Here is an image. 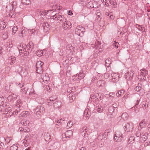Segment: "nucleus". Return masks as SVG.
<instances>
[{
	"mask_svg": "<svg viewBox=\"0 0 150 150\" xmlns=\"http://www.w3.org/2000/svg\"><path fill=\"white\" fill-rule=\"evenodd\" d=\"M50 19L58 21V22L61 23H62L64 21L65 22V21H66L67 19L64 16L60 13L56 14L54 16H51Z\"/></svg>",
	"mask_w": 150,
	"mask_h": 150,
	"instance_id": "nucleus-1",
	"label": "nucleus"
},
{
	"mask_svg": "<svg viewBox=\"0 0 150 150\" xmlns=\"http://www.w3.org/2000/svg\"><path fill=\"white\" fill-rule=\"evenodd\" d=\"M73 132L71 130H69L62 135V139L63 141H67L69 138L71 137L73 135Z\"/></svg>",
	"mask_w": 150,
	"mask_h": 150,
	"instance_id": "nucleus-2",
	"label": "nucleus"
},
{
	"mask_svg": "<svg viewBox=\"0 0 150 150\" xmlns=\"http://www.w3.org/2000/svg\"><path fill=\"white\" fill-rule=\"evenodd\" d=\"M123 126L124 130L125 131L129 132H132L133 131L134 125L132 123H125L123 124Z\"/></svg>",
	"mask_w": 150,
	"mask_h": 150,
	"instance_id": "nucleus-3",
	"label": "nucleus"
},
{
	"mask_svg": "<svg viewBox=\"0 0 150 150\" xmlns=\"http://www.w3.org/2000/svg\"><path fill=\"white\" fill-rule=\"evenodd\" d=\"M43 63L40 61H38L36 64V72L37 73L41 74L43 72L42 66Z\"/></svg>",
	"mask_w": 150,
	"mask_h": 150,
	"instance_id": "nucleus-4",
	"label": "nucleus"
},
{
	"mask_svg": "<svg viewBox=\"0 0 150 150\" xmlns=\"http://www.w3.org/2000/svg\"><path fill=\"white\" fill-rule=\"evenodd\" d=\"M17 48L19 50V54L21 55L23 54L24 56H27L28 55V53L26 52L25 47H24L22 45H19L17 46Z\"/></svg>",
	"mask_w": 150,
	"mask_h": 150,
	"instance_id": "nucleus-5",
	"label": "nucleus"
},
{
	"mask_svg": "<svg viewBox=\"0 0 150 150\" xmlns=\"http://www.w3.org/2000/svg\"><path fill=\"white\" fill-rule=\"evenodd\" d=\"M50 78L47 74L43 73L42 75L40 80L41 83L43 84L44 83H47L50 80Z\"/></svg>",
	"mask_w": 150,
	"mask_h": 150,
	"instance_id": "nucleus-6",
	"label": "nucleus"
},
{
	"mask_svg": "<svg viewBox=\"0 0 150 150\" xmlns=\"http://www.w3.org/2000/svg\"><path fill=\"white\" fill-rule=\"evenodd\" d=\"M84 28L81 26H77L75 30V33L77 35L82 36L83 35Z\"/></svg>",
	"mask_w": 150,
	"mask_h": 150,
	"instance_id": "nucleus-7",
	"label": "nucleus"
},
{
	"mask_svg": "<svg viewBox=\"0 0 150 150\" xmlns=\"http://www.w3.org/2000/svg\"><path fill=\"white\" fill-rule=\"evenodd\" d=\"M123 137L122 134L121 132L117 131L114 135V140L116 142L121 141V139Z\"/></svg>",
	"mask_w": 150,
	"mask_h": 150,
	"instance_id": "nucleus-8",
	"label": "nucleus"
},
{
	"mask_svg": "<svg viewBox=\"0 0 150 150\" xmlns=\"http://www.w3.org/2000/svg\"><path fill=\"white\" fill-rule=\"evenodd\" d=\"M34 44L32 42H30L28 43L26 46H25L26 49V52L29 53H30L34 48Z\"/></svg>",
	"mask_w": 150,
	"mask_h": 150,
	"instance_id": "nucleus-9",
	"label": "nucleus"
},
{
	"mask_svg": "<svg viewBox=\"0 0 150 150\" xmlns=\"http://www.w3.org/2000/svg\"><path fill=\"white\" fill-rule=\"evenodd\" d=\"M62 27L65 30H67L71 28V24L69 21H67V19L65 22H63L62 23Z\"/></svg>",
	"mask_w": 150,
	"mask_h": 150,
	"instance_id": "nucleus-10",
	"label": "nucleus"
},
{
	"mask_svg": "<svg viewBox=\"0 0 150 150\" xmlns=\"http://www.w3.org/2000/svg\"><path fill=\"white\" fill-rule=\"evenodd\" d=\"M21 103V100H19L18 101L17 103H16L15 106V107L17 108L16 109L15 111L13 112L12 115H14V116L16 115L18 113V112H19L20 111V109L19 108L21 105L20 104Z\"/></svg>",
	"mask_w": 150,
	"mask_h": 150,
	"instance_id": "nucleus-11",
	"label": "nucleus"
},
{
	"mask_svg": "<svg viewBox=\"0 0 150 150\" xmlns=\"http://www.w3.org/2000/svg\"><path fill=\"white\" fill-rule=\"evenodd\" d=\"M134 71H131L126 73L125 75V78L127 80H131L132 79L134 74Z\"/></svg>",
	"mask_w": 150,
	"mask_h": 150,
	"instance_id": "nucleus-12",
	"label": "nucleus"
},
{
	"mask_svg": "<svg viewBox=\"0 0 150 150\" xmlns=\"http://www.w3.org/2000/svg\"><path fill=\"white\" fill-rule=\"evenodd\" d=\"M6 100L5 98L2 97H0V107H4L7 106V104L6 103Z\"/></svg>",
	"mask_w": 150,
	"mask_h": 150,
	"instance_id": "nucleus-13",
	"label": "nucleus"
},
{
	"mask_svg": "<svg viewBox=\"0 0 150 150\" xmlns=\"http://www.w3.org/2000/svg\"><path fill=\"white\" fill-rule=\"evenodd\" d=\"M112 80L115 82L117 81L119 79V75L116 73H112L111 74Z\"/></svg>",
	"mask_w": 150,
	"mask_h": 150,
	"instance_id": "nucleus-14",
	"label": "nucleus"
},
{
	"mask_svg": "<svg viewBox=\"0 0 150 150\" xmlns=\"http://www.w3.org/2000/svg\"><path fill=\"white\" fill-rule=\"evenodd\" d=\"M82 131L81 134L82 136L86 137H88V134L87 133V128L86 127H83Z\"/></svg>",
	"mask_w": 150,
	"mask_h": 150,
	"instance_id": "nucleus-15",
	"label": "nucleus"
},
{
	"mask_svg": "<svg viewBox=\"0 0 150 150\" xmlns=\"http://www.w3.org/2000/svg\"><path fill=\"white\" fill-rule=\"evenodd\" d=\"M146 125L145 121L144 120H143L139 123L138 129L139 130H141L142 128L145 127Z\"/></svg>",
	"mask_w": 150,
	"mask_h": 150,
	"instance_id": "nucleus-16",
	"label": "nucleus"
},
{
	"mask_svg": "<svg viewBox=\"0 0 150 150\" xmlns=\"http://www.w3.org/2000/svg\"><path fill=\"white\" fill-rule=\"evenodd\" d=\"M91 114L90 111L88 109H86L84 112V117L86 119H88Z\"/></svg>",
	"mask_w": 150,
	"mask_h": 150,
	"instance_id": "nucleus-17",
	"label": "nucleus"
},
{
	"mask_svg": "<svg viewBox=\"0 0 150 150\" xmlns=\"http://www.w3.org/2000/svg\"><path fill=\"white\" fill-rule=\"evenodd\" d=\"M109 1L110 6L112 7L116 8L117 7V4L115 0H108Z\"/></svg>",
	"mask_w": 150,
	"mask_h": 150,
	"instance_id": "nucleus-18",
	"label": "nucleus"
},
{
	"mask_svg": "<svg viewBox=\"0 0 150 150\" xmlns=\"http://www.w3.org/2000/svg\"><path fill=\"white\" fill-rule=\"evenodd\" d=\"M18 131L22 132L28 133L30 132V130L28 128H23L20 127L19 128Z\"/></svg>",
	"mask_w": 150,
	"mask_h": 150,
	"instance_id": "nucleus-19",
	"label": "nucleus"
},
{
	"mask_svg": "<svg viewBox=\"0 0 150 150\" xmlns=\"http://www.w3.org/2000/svg\"><path fill=\"white\" fill-rule=\"evenodd\" d=\"M68 97L69 98L70 102H72L73 100L75 99L76 98L75 95L73 93L69 94L68 95Z\"/></svg>",
	"mask_w": 150,
	"mask_h": 150,
	"instance_id": "nucleus-20",
	"label": "nucleus"
},
{
	"mask_svg": "<svg viewBox=\"0 0 150 150\" xmlns=\"http://www.w3.org/2000/svg\"><path fill=\"white\" fill-rule=\"evenodd\" d=\"M44 139L46 141H48L50 139V134L48 133H45L44 135Z\"/></svg>",
	"mask_w": 150,
	"mask_h": 150,
	"instance_id": "nucleus-21",
	"label": "nucleus"
},
{
	"mask_svg": "<svg viewBox=\"0 0 150 150\" xmlns=\"http://www.w3.org/2000/svg\"><path fill=\"white\" fill-rule=\"evenodd\" d=\"M148 134L147 133H145L140 138V141L142 142H145L147 138Z\"/></svg>",
	"mask_w": 150,
	"mask_h": 150,
	"instance_id": "nucleus-22",
	"label": "nucleus"
},
{
	"mask_svg": "<svg viewBox=\"0 0 150 150\" xmlns=\"http://www.w3.org/2000/svg\"><path fill=\"white\" fill-rule=\"evenodd\" d=\"M18 29V28L16 26H13L12 28V34L13 35H14L15 37V35H16L17 33L16 32Z\"/></svg>",
	"mask_w": 150,
	"mask_h": 150,
	"instance_id": "nucleus-23",
	"label": "nucleus"
},
{
	"mask_svg": "<svg viewBox=\"0 0 150 150\" xmlns=\"http://www.w3.org/2000/svg\"><path fill=\"white\" fill-rule=\"evenodd\" d=\"M140 71H141L140 73L141 74V75L145 76V77L146 78V76H147L148 74V71L144 69H141Z\"/></svg>",
	"mask_w": 150,
	"mask_h": 150,
	"instance_id": "nucleus-24",
	"label": "nucleus"
},
{
	"mask_svg": "<svg viewBox=\"0 0 150 150\" xmlns=\"http://www.w3.org/2000/svg\"><path fill=\"white\" fill-rule=\"evenodd\" d=\"M52 11V10H50V11L49 10V11H47H47L46 10H40L38 11L40 13V15L45 16V15H46L48 13V12H51Z\"/></svg>",
	"mask_w": 150,
	"mask_h": 150,
	"instance_id": "nucleus-25",
	"label": "nucleus"
},
{
	"mask_svg": "<svg viewBox=\"0 0 150 150\" xmlns=\"http://www.w3.org/2000/svg\"><path fill=\"white\" fill-rule=\"evenodd\" d=\"M21 123L23 126H26L29 124L30 121L29 120L23 119L21 121Z\"/></svg>",
	"mask_w": 150,
	"mask_h": 150,
	"instance_id": "nucleus-26",
	"label": "nucleus"
},
{
	"mask_svg": "<svg viewBox=\"0 0 150 150\" xmlns=\"http://www.w3.org/2000/svg\"><path fill=\"white\" fill-rule=\"evenodd\" d=\"M17 97V96L14 94L9 95L8 97V100L11 101L12 100L16 99Z\"/></svg>",
	"mask_w": 150,
	"mask_h": 150,
	"instance_id": "nucleus-27",
	"label": "nucleus"
},
{
	"mask_svg": "<svg viewBox=\"0 0 150 150\" xmlns=\"http://www.w3.org/2000/svg\"><path fill=\"white\" fill-rule=\"evenodd\" d=\"M141 105L144 109H146L148 107V103L146 101H144L141 103Z\"/></svg>",
	"mask_w": 150,
	"mask_h": 150,
	"instance_id": "nucleus-28",
	"label": "nucleus"
},
{
	"mask_svg": "<svg viewBox=\"0 0 150 150\" xmlns=\"http://www.w3.org/2000/svg\"><path fill=\"white\" fill-rule=\"evenodd\" d=\"M6 27V23L3 20L0 21V28L1 29H3Z\"/></svg>",
	"mask_w": 150,
	"mask_h": 150,
	"instance_id": "nucleus-29",
	"label": "nucleus"
},
{
	"mask_svg": "<svg viewBox=\"0 0 150 150\" xmlns=\"http://www.w3.org/2000/svg\"><path fill=\"white\" fill-rule=\"evenodd\" d=\"M60 106V102L58 101L53 104V108H59Z\"/></svg>",
	"mask_w": 150,
	"mask_h": 150,
	"instance_id": "nucleus-30",
	"label": "nucleus"
},
{
	"mask_svg": "<svg viewBox=\"0 0 150 150\" xmlns=\"http://www.w3.org/2000/svg\"><path fill=\"white\" fill-rule=\"evenodd\" d=\"M106 135L105 133L103 134H100L97 137V139L98 140H101L103 139L104 138L106 137Z\"/></svg>",
	"mask_w": 150,
	"mask_h": 150,
	"instance_id": "nucleus-31",
	"label": "nucleus"
},
{
	"mask_svg": "<svg viewBox=\"0 0 150 150\" xmlns=\"http://www.w3.org/2000/svg\"><path fill=\"white\" fill-rule=\"evenodd\" d=\"M3 108H2L1 107V109L2 111H3V112H4L5 113V114H6L8 112L10 111L11 110V108L10 107H8L6 108H4V107H3Z\"/></svg>",
	"mask_w": 150,
	"mask_h": 150,
	"instance_id": "nucleus-32",
	"label": "nucleus"
},
{
	"mask_svg": "<svg viewBox=\"0 0 150 150\" xmlns=\"http://www.w3.org/2000/svg\"><path fill=\"white\" fill-rule=\"evenodd\" d=\"M43 108L42 106H40L36 108L34 112L36 114H39L41 112V111L40 110L41 109V108L43 109Z\"/></svg>",
	"mask_w": 150,
	"mask_h": 150,
	"instance_id": "nucleus-33",
	"label": "nucleus"
},
{
	"mask_svg": "<svg viewBox=\"0 0 150 150\" xmlns=\"http://www.w3.org/2000/svg\"><path fill=\"white\" fill-rule=\"evenodd\" d=\"M138 78L139 80L141 81L145 80L146 79L145 76L142 75L141 73L138 75Z\"/></svg>",
	"mask_w": 150,
	"mask_h": 150,
	"instance_id": "nucleus-34",
	"label": "nucleus"
},
{
	"mask_svg": "<svg viewBox=\"0 0 150 150\" xmlns=\"http://www.w3.org/2000/svg\"><path fill=\"white\" fill-rule=\"evenodd\" d=\"M27 113V111H23L19 115L18 117L19 118H20L21 117H26V115Z\"/></svg>",
	"mask_w": 150,
	"mask_h": 150,
	"instance_id": "nucleus-35",
	"label": "nucleus"
},
{
	"mask_svg": "<svg viewBox=\"0 0 150 150\" xmlns=\"http://www.w3.org/2000/svg\"><path fill=\"white\" fill-rule=\"evenodd\" d=\"M28 86H25L23 89L21 90V91L22 92V94H24L26 93L27 91L28 90Z\"/></svg>",
	"mask_w": 150,
	"mask_h": 150,
	"instance_id": "nucleus-36",
	"label": "nucleus"
},
{
	"mask_svg": "<svg viewBox=\"0 0 150 150\" xmlns=\"http://www.w3.org/2000/svg\"><path fill=\"white\" fill-rule=\"evenodd\" d=\"M124 92V91L123 90L119 91L116 93V95L117 97H120L123 94Z\"/></svg>",
	"mask_w": 150,
	"mask_h": 150,
	"instance_id": "nucleus-37",
	"label": "nucleus"
},
{
	"mask_svg": "<svg viewBox=\"0 0 150 150\" xmlns=\"http://www.w3.org/2000/svg\"><path fill=\"white\" fill-rule=\"evenodd\" d=\"M18 144H13L10 147V150H17Z\"/></svg>",
	"mask_w": 150,
	"mask_h": 150,
	"instance_id": "nucleus-38",
	"label": "nucleus"
},
{
	"mask_svg": "<svg viewBox=\"0 0 150 150\" xmlns=\"http://www.w3.org/2000/svg\"><path fill=\"white\" fill-rule=\"evenodd\" d=\"M96 109L98 112H102L103 110V108L100 105L98 106L96 108Z\"/></svg>",
	"mask_w": 150,
	"mask_h": 150,
	"instance_id": "nucleus-39",
	"label": "nucleus"
},
{
	"mask_svg": "<svg viewBox=\"0 0 150 150\" xmlns=\"http://www.w3.org/2000/svg\"><path fill=\"white\" fill-rule=\"evenodd\" d=\"M128 115L127 113H124L122 115V117L124 120L127 119L128 117Z\"/></svg>",
	"mask_w": 150,
	"mask_h": 150,
	"instance_id": "nucleus-40",
	"label": "nucleus"
},
{
	"mask_svg": "<svg viewBox=\"0 0 150 150\" xmlns=\"http://www.w3.org/2000/svg\"><path fill=\"white\" fill-rule=\"evenodd\" d=\"M23 34L22 32L17 33L16 35H15V37L16 38H18L19 37L20 38H22L23 36Z\"/></svg>",
	"mask_w": 150,
	"mask_h": 150,
	"instance_id": "nucleus-41",
	"label": "nucleus"
},
{
	"mask_svg": "<svg viewBox=\"0 0 150 150\" xmlns=\"http://www.w3.org/2000/svg\"><path fill=\"white\" fill-rule=\"evenodd\" d=\"M22 3L25 5H28L30 4V2L29 0H22Z\"/></svg>",
	"mask_w": 150,
	"mask_h": 150,
	"instance_id": "nucleus-42",
	"label": "nucleus"
},
{
	"mask_svg": "<svg viewBox=\"0 0 150 150\" xmlns=\"http://www.w3.org/2000/svg\"><path fill=\"white\" fill-rule=\"evenodd\" d=\"M53 101L50 100H47L46 101V103L49 106H51L53 105Z\"/></svg>",
	"mask_w": 150,
	"mask_h": 150,
	"instance_id": "nucleus-43",
	"label": "nucleus"
},
{
	"mask_svg": "<svg viewBox=\"0 0 150 150\" xmlns=\"http://www.w3.org/2000/svg\"><path fill=\"white\" fill-rule=\"evenodd\" d=\"M36 53L38 57H40L42 55L43 52L41 50H38Z\"/></svg>",
	"mask_w": 150,
	"mask_h": 150,
	"instance_id": "nucleus-44",
	"label": "nucleus"
},
{
	"mask_svg": "<svg viewBox=\"0 0 150 150\" xmlns=\"http://www.w3.org/2000/svg\"><path fill=\"white\" fill-rule=\"evenodd\" d=\"M111 63V62L110 59H108L105 61V64L106 66L109 67V65Z\"/></svg>",
	"mask_w": 150,
	"mask_h": 150,
	"instance_id": "nucleus-45",
	"label": "nucleus"
},
{
	"mask_svg": "<svg viewBox=\"0 0 150 150\" xmlns=\"http://www.w3.org/2000/svg\"><path fill=\"white\" fill-rule=\"evenodd\" d=\"M52 8L53 10H59L60 9V7L59 6H58L57 5H53L52 6Z\"/></svg>",
	"mask_w": 150,
	"mask_h": 150,
	"instance_id": "nucleus-46",
	"label": "nucleus"
},
{
	"mask_svg": "<svg viewBox=\"0 0 150 150\" xmlns=\"http://www.w3.org/2000/svg\"><path fill=\"white\" fill-rule=\"evenodd\" d=\"M93 8H97L98 6V3L97 1H94L93 3Z\"/></svg>",
	"mask_w": 150,
	"mask_h": 150,
	"instance_id": "nucleus-47",
	"label": "nucleus"
},
{
	"mask_svg": "<svg viewBox=\"0 0 150 150\" xmlns=\"http://www.w3.org/2000/svg\"><path fill=\"white\" fill-rule=\"evenodd\" d=\"M73 125V123L72 122L70 121L68 122L67 124V127L68 128H70Z\"/></svg>",
	"mask_w": 150,
	"mask_h": 150,
	"instance_id": "nucleus-48",
	"label": "nucleus"
},
{
	"mask_svg": "<svg viewBox=\"0 0 150 150\" xmlns=\"http://www.w3.org/2000/svg\"><path fill=\"white\" fill-rule=\"evenodd\" d=\"M22 143L25 146H27L28 144V142L27 140L25 139H24L23 140Z\"/></svg>",
	"mask_w": 150,
	"mask_h": 150,
	"instance_id": "nucleus-49",
	"label": "nucleus"
},
{
	"mask_svg": "<svg viewBox=\"0 0 150 150\" xmlns=\"http://www.w3.org/2000/svg\"><path fill=\"white\" fill-rule=\"evenodd\" d=\"M42 26L44 28V29H45L46 28H48L49 26V25L47 22H45L43 23Z\"/></svg>",
	"mask_w": 150,
	"mask_h": 150,
	"instance_id": "nucleus-50",
	"label": "nucleus"
},
{
	"mask_svg": "<svg viewBox=\"0 0 150 150\" xmlns=\"http://www.w3.org/2000/svg\"><path fill=\"white\" fill-rule=\"evenodd\" d=\"M134 138L133 137H130L129 139V143H132L134 141Z\"/></svg>",
	"mask_w": 150,
	"mask_h": 150,
	"instance_id": "nucleus-51",
	"label": "nucleus"
},
{
	"mask_svg": "<svg viewBox=\"0 0 150 150\" xmlns=\"http://www.w3.org/2000/svg\"><path fill=\"white\" fill-rule=\"evenodd\" d=\"M140 130H139L138 129V130L137 131L136 133V136L137 137H139L140 135H141V133L140 132Z\"/></svg>",
	"mask_w": 150,
	"mask_h": 150,
	"instance_id": "nucleus-52",
	"label": "nucleus"
},
{
	"mask_svg": "<svg viewBox=\"0 0 150 150\" xmlns=\"http://www.w3.org/2000/svg\"><path fill=\"white\" fill-rule=\"evenodd\" d=\"M6 142L5 143L6 144L8 145L9 143L11 141V139L9 138H7L6 139H4Z\"/></svg>",
	"mask_w": 150,
	"mask_h": 150,
	"instance_id": "nucleus-53",
	"label": "nucleus"
},
{
	"mask_svg": "<svg viewBox=\"0 0 150 150\" xmlns=\"http://www.w3.org/2000/svg\"><path fill=\"white\" fill-rule=\"evenodd\" d=\"M114 42L113 43V46H115V47L117 48L119 45V43L116 42L115 41H114Z\"/></svg>",
	"mask_w": 150,
	"mask_h": 150,
	"instance_id": "nucleus-54",
	"label": "nucleus"
},
{
	"mask_svg": "<svg viewBox=\"0 0 150 150\" xmlns=\"http://www.w3.org/2000/svg\"><path fill=\"white\" fill-rule=\"evenodd\" d=\"M100 45L99 44V42H97V43L95 45V48L97 49H99L100 48Z\"/></svg>",
	"mask_w": 150,
	"mask_h": 150,
	"instance_id": "nucleus-55",
	"label": "nucleus"
},
{
	"mask_svg": "<svg viewBox=\"0 0 150 150\" xmlns=\"http://www.w3.org/2000/svg\"><path fill=\"white\" fill-rule=\"evenodd\" d=\"M135 89L136 91L139 92L141 89V88L139 86H137Z\"/></svg>",
	"mask_w": 150,
	"mask_h": 150,
	"instance_id": "nucleus-56",
	"label": "nucleus"
},
{
	"mask_svg": "<svg viewBox=\"0 0 150 150\" xmlns=\"http://www.w3.org/2000/svg\"><path fill=\"white\" fill-rule=\"evenodd\" d=\"M9 60H11L13 61H15L16 60L15 57L13 56H12L8 58Z\"/></svg>",
	"mask_w": 150,
	"mask_h": 150,
	"instance_id": "nucleus-57",
	"label": "nucleus"
},
{
	"mask_svg": "<svg viewBox=\"0 0 150 150\" xmlns=\"http://www.w3.org/2000/svg\"><path fill=\"white\" fill-rule=\"evenodd\" d=\"M93 3H91V2H89L88 4H87V6H88V7H91L92 8V6H93Z\"/></svg>",
	"mask_w": 150,
	"mask_h": 150,
	"instance_id": "nucleus-58",
	"label": "nucleus"
},
{
	"mask_svg": "<svg viewBox=\"0 0 150 150\" xmlns=\"http://www.w3.org/2000/svg\"><path fill=\"white\" fill-rule=\"evenodd\" d=\"M115 18L114 16L112 15V14H110V19L111 20H113Z\"/></svg>",
	"mask_w": 150,
	"mask_h": 150,
	"instance_id": "nucleus-59",
	"label": "nucleus"
},
{
	"mask_svg": "<svg viewBox=\"0 0 150 150\" xmlns=\"http://www.w3.org/2000/svg\"><path fill=\"white\" fill-rule=\"evenodd\" d=\"M48 100H51V101H54L55 100V99L54 98H53V97H50L49 99H48Z\"/></svg>",
	"mask_w": 150,
	"mask_h": 150,
	"instance_id": "nucleus-60",
	"label": "nucleus"
},
{
	"mask_svg": "<svg viewBox=\"0 0 150 150\" xmlns=\"http://www.w3.org/2000/svg\"><path fill=\"white\" fill-rule=\"evenodd\" d=\"M46 88L47 89V91H50V88L49 87V86L48 85H47L46 86Z\"/></svg>",
	"mask_w": 150,
	"mask_h": 150,
	"instance_id": "nucleus-61",
	"label": "nucleus"
},
{
	"mask_svg": "<svg viewBox=\"0 0 150 150\" xmlns=\"http://www.w3.org/2000/svg\"><path fill=\"white\" fill-rule=\"evenodd\" d=\"M105 14L106 15H107L108 16H109V17H110V14H112L111 13H109L107 12H106L105 13Z\"/></svg>",
	"mask_w": 150,
	"mask_h": 150,
	"instance_id": "nucleus-62",
	"label": "nucleus"
},
{
	"mask_svg": "<svg viewBox=\"0 0 150 150\" xmlns=\"http://www.w3.org/2000/svg\"><path fill=\"white\" fill-rule=\"evenodd\" d=\"M62 121L61 120V119H58L57 120V122L58 123H60L61 122H62Z\"/></svg>",
	"mask_w": 150,
	"mask_h": 150,
	"instance_id": "nucleus-63",
	"label": "nucleus"
},
{
	"mask_svg": "<svg viewBox=\"0 0 150 150\" xmlns=\"http://www.w3.org/2000/svg\"><path fill=\"white\" fill-rule=\"evenodd\" d=\"M68 14L69 15H72L73 13H72V12L71 11H69L68 12Z\"/></svg>",
	"mask_w": 150,
	"mask_h": 150,
	"instance_id": "nucleus-64",
	"label": "nucleus"
}]
</instances>
